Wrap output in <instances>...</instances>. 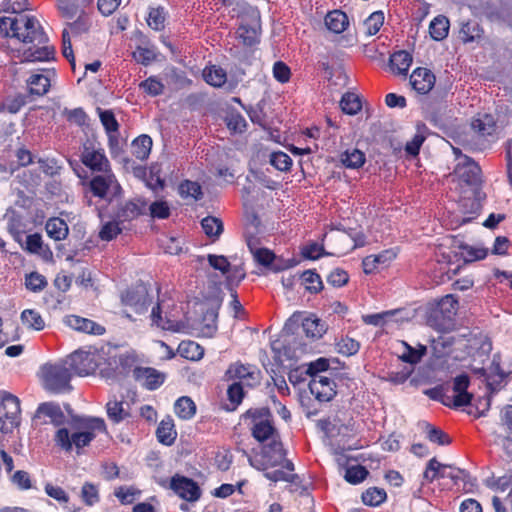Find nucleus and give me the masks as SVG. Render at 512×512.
<instances>
[{"mask_svg": "<svg viewBox=\"0 0 512 512\" xmlns=\"http://www.w3.org/2000/svg\"><path fill=\"white\" fill-rule=\"evenodd\" d=\"M0 35L24 45L21 62H48L54 59L55 48L35 16L13 12L0 17Z\"/></svg>", "mask_w": 512, "mask_h": 512, "instance_id": "obj_1", "label": "nucleus"}, {"mask_svg": "<svg viewBox=\"0 0 512 512\" xmlns=\"http://www.w3.org/2000/svg\"><path fill=\"white\" fill-rule=\"evenodd\" d=\"M73 417L75 428L81 430L69 434L68 429L60 428L56 432L55 441L63 450L69 452L75 446L78 450L89 445L95 438V431H105L106 425L102 418Z\"/></svg>", "mask_w": 512, "mask_h": 512, "instance_id": "obj_2", "label": "nucleus"}, {"mask_svg": "<svg viewBox=\"0 0 512 512\" xmlns=\"http://www.w3.org/2000/svg\"><path fill=\"white\" fill-rule=\"evenodd\" d=\"M40 373L45 390L55 394L72 390L70 381L73 375L65 359L44 364L41 366Z\"/></svg>", "mask_w": 512, "mask_h": 512, "instance_id": "obj_3", "label": "nucleus"}, {"mask_svg": "<svg viewBox=\"0 0 512 512\" xmlns=\"http://www.w3.org/2000/svg\"><path fill=\"white\" fill-rule=\"evenodd\" d=\"M458 311V300L451 294L441 298L433 307L427 318V323L433 329L447 332L454 328V318Z\"/></svg>", "mask_w": 512, "mask_h": 512, "instance_id": "obj_4", "label": "nucleus"}, {"mask_svg": "<svg viewBox=\"0 0 512 512\" xmlns=\"http://www.w3.org/2000/svg\"><path fill=\"white\" fill-rule=\"evenodd\" d=\"M244 416L251 419V434L258 442L279 441L277 439L279 435L273 425L272 414L268 408L250 409Z\"/></svg>", "mask_w": 512, "mask_h": 512, "instance_id": "obj_5", "label": "nucleus"}, {"mask_svg": "<svg viewBox=\"0 0 512 512\" xmlns=\"http://www.w3.org/2000/svg\"><path fill=\"white\" fill-rule=\"evenodd\" d=\"M89 187L94 196L109 202L122 193V188L111 169L94 176L89 182Z\"/></svg>", "mask_w": 512, "mask_h": 512, "instance_id": "obj_6", "label": "nucleus"}, {"mask_svg": "<svg viewBox=\"0 0 512 512\" xmlns=\"http://www.w3.org/2000/svg\"><path fill=\"white\" fill-rule=\"evenodd\" d=\"M20 401L7 392H4L0 400V431L4 434L11 433L19 424Z\"/></svg>", "mask_w": 512, "mask_h": 512, "instance_id": "obj_7", "label": "nucleus"}, {"mask_svg": "<svg viewBox=\"0 0 512 512\" xmlns=\"http://www.w3.org/2000/svg\"><path fill=\"white\" fill-rule=\"evenodd\" d=\"M64 359L72 375L87 376L93 374L98 368L95 352L77 350Z\"/></svg>", "mask_w": 512, "mask_h": 512, "instance_id": "obj_8", "label": "nucleus"}, {"mask_svg": "<svg viewBox=\"0 0 512 512\" xmlns=\"http://www.w3.org/2000/svg\"><path fill=\"white\" fill-rule=\"evenodd\" d=\"M81 161L86 167L95 172L101 173L111 169L103 149L96 147L92 141L83 144Z\"/></svg>", "mask_w": 512, "mask_h": 512, "instance_id": "obj_9", "label": "nucleus"}, {"mask_svg": "<svg viewBox=\"0 0 512 512\" xmlns=\"http://www.w3.org/2000/svg\"><path fill=\"white\" fill-rule=\"evenodd\" d=\"M121 300L124 305L132 307L136 313L145 312L152 301L148 289L143 283L126 290L122 294Z\"/></svg>", "mask_w": 512, "mask_h": 512, "instance_id": "obj_10", "label": "nucleus"}, {"mask_svg": "<svg viewBox=\"0 0 512 512\" xmlns=\"http://www.w3.org/2000/svg\"><path fill=\"white\" fill-rule=\"evenodd\" d=\"M229 379L235 380V383H241L246 387H254L260 382V371L251 365L235 363L227 370Z\"/></svg>", "mask_w": 512, "mask_h": 512, "instance_id": "obj_11", "label": "nucleus"}, {"mask_svg": "<svg viewBox=\"0 0 512 512\" xmlns=\"http://www.w3.org/2000/svg\"><path fill=\"white\" fill-rule=\"evenodd\" d=\"M170 488L179 497L187 501H196L201 494L200 488L195 481L178 474L172 477Z\"/></svg>", "mask_w": 512, "mask_h": 512, "instance_id": "obj_12", "label": "nucleus"}, {"mask_svg": "<svg viewBox=\"0 0 512 512\" xmlns=\"http://www.w3.org/2000/svg\"><path fill=\"white\" fill-rule=\"evenodd\" d=\"M335 382L325 375H317L309 383L312 395L320 402H328L336 395Z\"/></svg>", "mask_w": 512, "mask_h": 512, "instance_id": "obj_13", "label": "nucleus"}, {"mask_svg": "<svg viewBox=\"0 0 512 512\" xmlns=\"http://www.w3.org/2000/svg\"><path fill=\"white\" fill-rule=\"evenodd\" d=\"M56 77V71L54 69H44L39 73L32 74L27 79V86L29 93L36 96H44L48 93L51 82Z\"/></svg>", "mask_w": 512, "mask_h": 512, "instance_id": "obj_14", "label": "nucleus"}, {"mask_svg": "<svg viewBox=\"0 0 512 512\" xmlns=\"http://www.w3.org/2000/svg\"><path fill=\"white\" fill-rule=\"evenodd\" d=\"M133 376L143 387L148 390L159 388L165 381L166 375L155 368L136 367Z\"/></svg>", "mask_w": 512, "mask_h": 512, "instance_id": "obj_15", "label": "nucleus"}, {"mask_svg": "<svg viewBox=\"0 0 512 512\" xmlns=\"http://www.w3.org/2000/svg\"><path fill=\"white\" fill-rule=\"evenodd\" d=\"M148 203L141 198H134L119 205L115 218L120 222H129L146 211Z\"/></svg>", "mask_w": 512, "mask_h": 512, "instance_id": "obj_16", "label": "nucleus"}, {"mask_svg": "<svg viewBox=\"0 0 512 512\" xmlns=\"http://www.w3.org/2000/svg\"><path fill=\"white\" fill-rule=\"evenodd\" d=\"M469 384V376L466 374H461L454 378L453 391L455 396L452 397L454 408L467 406L471 403L473 395L467 391Z\"/></svg>", "mask_w": 512, "mask_h": 512, "instance_id": "obj_17", "label": "nucleus"}, {"mask_svg": "<svg viewBox=\"0 0 512 512\" xmlns=\"http://www.w3.org/2000/svg\"><path fill=\"white\" fill-rule=\"evenodd\" d=\"M64 323L79 332H84L93 335H102L105 332V328L96 322L83 318L77 315H68L64 318Z\"/></svg>", "mask_w": 512, "mask_h": 512, "instance_id": "obj_18", "label": "nucleus"}, {"mask_svg": "<svg viewBox=\"0 0 512 512\" xmlns=\"http://www.w3.org/2000/svg\"><path fill=\"white\" fill-rule=\"evenodd\" d=\"M410 83L420 94H427L435 84V75L426 68H417L410 76Z\"/></svg>", "mask_w": 512, "mask_h": 512, "instance_id": "obj_19", "label": "nucleus"}, {"mask_svg": "<svg viewBox=\"0 0 512 512\" xmlns=\"http://www.w3.org/2000/svg\"><path fill=\"white\" fill-rule=\"evenodd\" d=\"M264 456L267 458V462L271 466L281 465L289 471L294 470V464L285 458L286 452L280 441H273V443H270L268 449L264 450Z\"/></svg>", "mask_w": 512, "mask_h": 512, "instance_id": "obj_20", "label": "nucleus"}, {"mask_svg": "<svg viewBox=\"0 0 512 512\" xmlns=\"http://www.w3.org/2000/svg\"><path fill=\"white\" fill-rule=\"evenodd\" d=\"M106 413L110 421L117 424L132 416L130 404L126 401L111 399L106 404Z\"/></svg>", "mask_w": 512, "mask_h": 512, "instance_id": "obj_21", "label": "nucleus"}, {"mask_svg": "<svg viewBox=\"0 0 512 512\" xmlns=\"http://www.w3.org/2000/svg\"><path fill=\"white\" fill-rule=\"evenodd\" d=\"M259 24L258 17H254L250 22L242 19L237 34L245 46H253L259 41Z\"/></svg>", "mask_w": 512, "mask_h": 512, "instance_id": "obj_22", "label": "nucleus"}, {"mask_svg": "<svg viewBox=\"0 0 512 512\" xmlns=\"http://www.w3.org/2000/svg\"><path fill=\"white\" fill-rule=\"evenodd\" d=\"M395 253L391 250H385L376 255H369L362 261L363 271L365 274H372L378 268L385 267L395 258Z\"/></svg>", "mask_w": 512, "mask_h": 512, "instance_id": "obj_23", "label": "nucleus"}, {"mask_svg": "<svg viewBox=\"0 0 512 512\" xmlns=\"http://www.w3.org/2000/svg\"><path fill=\"white\" fill-rule=\"evenodd\" d=\"M484 36L483 27L474 20H468L461 24L459 38L463 43L480 42Z\"/></svg>", "mask_w": 512, "mask_h": 512, "instance_id": "obj_24", "label": "nucleus"}, {"mask_svg": "<svg viewBox=\"0 0 512 512\" xmlns=\"http://www.w3.org/2000/svg\"><path fill=\"white\" fill-rule=\"evenodd\" d=\"M457 173L469 185H477L481 181L480 166L468 157H465V164L457 170Z\"/></svg>", "mask_w": 512, "mask_h": 512, "instance_id": "obj_25", "label": "nucleus"}, {"mask_svg": "<svg viewBox=\"0 0 512 512\" xmlns=\"http://www.w3.org/2000/svg\"><path fill=\"white\" fill-rule=\"evenodd\" d=\"M38 415H44L48 417L51 423L55 426H60L65 423V415L61 410L59 404L54 402H45L38 406Z\"/></svg>", "mask_w": 512, "mask_h": 512, "instance_id": "obj_26", "label": "nucleus"}, {"mask_svg": "<svg viewBox=\"0 0 512 512\" xmlns=\"http://www.w3.org/2000/svg\"><path fill=\"white\" fill-rule=\"evenodd\" d=\"M411 64L412 56L407 51H397L390 57V68L393 73L406 75Z\"/></svg>", "mask_w": 512, "mask_h": 512, "instance_id": "obj_27", "label": "nucleus"}, {"mask_svg": "<svg viewBox=\"0 0 512 512\" xmlns=\"http://www.w3.org/2000/svg\"><path fill=\"white\" fill-rule=\"evenodd\" d=\"M4 219L7 221V230L17 240H20L22 233L24 232L25 225L23 217L17 213L14 209H8L4 215Z\"/></svg>", "mask_w": 512, "mask_h": 512, "instance_id": "obj_28", "label": "nucleus"}, {"mask_svg": "<svg viewBox=\"0 0 512 512\" xmlns=\"http://www.w3.org/2000/svg\"><path fill=\"white\" fill-rule=\"evenodd\" d=\"M46 232L49 237L55 241L64 240L68 233L69 228L67 223L61 218H50L45 225Z\"/></svg>", "mask_w": 512, "mask_h": 512, "instance_id": "obj_29", "label": "nucleus"}, {"mask_svg": "<svg viewBox=\"0 0 512 512\" xmlns=\"http://www.w3.org/2000/svg\"><path fill=\"white\" fill-rule=\"evenodd\" d=\"M97 112L99 114L100 121L109 136V142L112 145L114 142H117L114 133H118L119 130V124L115 115L111 110H102L101 108H97Z\"/></svg>", "mask_w": 512, "mask_h": 512, "instance_id": "obj_30", "label": "nucleus"}, {"mask_svg": "<svg viewBox=\"0 0 512 512\" xmlns=\"http://www.w3.org/2000/svg\"><path fill=\"white\" fill-rule=\"evenodd\" d=\"M327 28L334 33H342L348 26L347 15L339 10L329 12L325 18Z\"/></svg>", "mask_w": 512, "mask_h": 512, "instance_id": "obj_31", "label": "nucleus"}, {"mask_svg": "<svg viewBox=\"0 0 512 512\" xmlns=\"http://www.w3.org/2000/svg\"><path fill=\"white\" fill-rule=\"evenodd\" d=\"M302 329L307 337L319 339L327 330V326L319 318L307 317L302 322Z\"/></svg>", "mask_w": 512, "mask_h": 512, "instance_id": "obj_32", "label": "nucleus"}, {"mask_svg": "<svg viewBox=\"0 0 512 512\" xmlns=\"http://www.w3.org/2000/svg\"><path fill=\"white\" fill-rule=\"evenodd\" d=\"M152 139L148 135H140L131 144L132 154L139 160H146L151 152Z\"/></svg>", "mask_w": 512, "mask_h": 512, "instance_id": "obj_33", "label": "nucleus"}, {"mask_svg": "<svg viewBox=\"0 0 512 512\" xmlns=\"http://www.w3.org/2000/svg\"><path fill=\"white\" fill-rule=\"evenodd\" d=\"M152 324L163 330L177 331L179 325L175 319H171L167 315L162 317V309L160 303L152 308L151 312Z\"/></svg>", "mask_w": 512, "mask_h": 512, "instance_id": "obj_34", "label": "nucleus"}, {"mask_svg": "<svg viewBox=\"0 0 512 512\" xmlns=\"http://www.w3.org/2000/svg\"><path fill=\"white\" fill-rule=\"evenodd\" d=\"M156 435L158 441L164 445H171L176 439L177 432L174 429V424L172 419H164L160 422Z\"/></svg>", "mask_w": 512, "mask_h": 512, "instance_id": "obj_35", "label": "nucleus"}, {"mask_svg": "<svg viewBox=\"0 0 512 512\" xmlns=\"http://www.w3.org/2000/svg\"><path fill=\"white\" fill-rule=\"evenodd\" d=\"M449 27L450 24L448 18L443 15H438L430 23V35L434 40L441 41L447 37Z\"/></svg>", "mask_w": 512, "mask_h": 512, "instance_id": "obj_36", "label": "nucleus"}, {"mask_svg": "<svg viewBox=\"0 0 512 512\" xmlns=\"http://www.w3.org/2000/svg\"><path fill=\"white\" fill-rule=\"evenodd\" d=\"M203 78L209 85L221 87L227 81V74L223 68L212 65L203 70Z\"/></svg>", "mask_w": 512, "mask_h": 512, "instance_id": "obj_37", "label": "nucleus"}, {"mask_svg": "<svg viewBox=\"0 0 512 512\" xmlns=\"http://www.w3.org/2000/svg\"><path fill=\"white\" fill-rule=\"evenodd\" d=\"M201 226L206 236L211 238L213 241L217 240L224 230L222 220L214 216H207L203 218Z\"/></svg>", "mask_w": 512, "mask_h": 512, "instance_id": "obj_38", "label": "nucleus"}, {"mask_svg": "<svg viewBox=\"0 0 512 512\" xmlns=\"http://www.w3.org/2000/svg\"><path fill=\"white\" fill-rule=\"evenodd\" d=\"M21 322L28 329L41 331L45 327V321L41 314L35 309H25L21 313Z\"/></svg>", "mask_w": 512, "mask_h": 512, "instance_id": "obj_39", "label": "nucleus"}, {"mask_svg": "<svg viewBox=\"0 0 512 512\" xmlns=\"http://www.w3.org/2000/svg\"><path fill=\"white\" fill-rule=\"evenodd\" d=\"M483 14L490 21H505L508 17V8L504 4L487 2L483 7Z\"/></svg>", "mask_w": 512, "mask_h": 512, "instance_id": "obj_40", "label": "nucleus"}, {"mask_svg": "<svg viewBox=\"0 0 512 512\" xmlns=\"http://www.w3.org/2000/svg\"><path fill=\"white\" fill-rule=\"evenodd\" d=\"M175 413L181 419H190L196 413V405L190 397L182 396L175 403Z\"/></svg>", "mask_w": 512, "mask_h": 512, "instance_id": "obj_41", "label": "nucleus"}, {"mask_svg": "<svg viewBox=\"0 0 512 512\" xmlns=\"http://www.w3.org/2000/svg\"><path fill=\"white\" fill-rule=\"evenodd\" d=\"M179 354L190 360H199L203 357L202 347L194 341H183L178 347Z\"/></svg>", "mask_w": 512, "mask_h": 512, "instance_id": "obj_42", "label": "nucleus"}, {"mask_svg": "<svg viewBox=\"0 0 512 512\" xmlns=\"http://www.w3.org/2000/svg\"><path fill=\"white\" fill-rule=\"evenodd\" d=\"M225 124L232 133H243L247 128V121L238 111H231L225 116Z\"/></svg>", "mask_w": 512, "mask_h": 512, "instance_id": "obj_43", "label": "nucleus"}, {"mask_svg": "<svg viewBox=\"0 0 512 512\" xmlns=\"http://www.w3.org/2000/svg\"><path fill=\"white\" fill-rule=\"evenodd\" d=\"M133 58L137 63L148 66L157 58L156 48L154 46H137L133 52Z\"/></svg>", "mask_w": 512, "mask_h": 512, "instance_id": "obj_44", "label": "nucleus"}, {"mask_svg": "<svg viewBox=\"0 0 512 512\" xmlns=\"http://www.w3.org/2000/svg\"><path fill=\"white\" fill-rule=\"evenodd\" d=\"M340 107L345 114L355 115L361 110L362 104L356 94L346 93L341 98Z\"/></svg>", "mask_w": 512, "mask_h": 512, "instance_id": "obj_45", "label": "nucleus"}, {"mask_svg": "<svg viewBox=\"0 0 512 512\" xmlns=\"http://www.w3.org/2000/svg\"><path fill=\"white\" fill-rule=\"evenodd\" d=\"M341 162L346 168L357 169L365 163V154L358 150H347L341 155Z\"/></svg>", "mask_w": 512, "mask_h": 512, "instance_id": "obj_46", "label": "nucleus"}, {"mask_svg": "<svg viewBox=\"0 0 512 512\" xmlns=\"http://www.w3.org/2000/svg\"><path fill=\"white\" fill-rule=\"evenodd\" d=\"M387 498L386 491L382 488L378 487H371L368 488L363 494H362V500L364 504L376 507L383 503Z\"/></svg>", "mask_w": 512, "mask_h": 512, "instance_id": "obj_47", "label": "nucleus"}, {"mask_svg": "<svg viewBox=\"0 0 512 512\" xmlns=\"http://www.w3.org/2000/svg\"><path fill=\"white\" fill-rule=\"evenodd\" d=\"M384 19L382 11L373 12L363 23L365 34L368 36L377 34L384 24Z\"/></svg>", "mask_w": 512, "mask_h": 512, "instance_id": "obj_48", "label": "nucleus"}, {"mask_svg": "<svg viewBox=\"0 0 512 512\" xmlns=\"http://www.w3.org/2000/svg\"><path fill=\"white\" fill-rule=\"evenodd\" d=\"M472 128L483 136L491 135L495 130L494 118L489 114H484L472 121Z\"/></svg>", "mask_w": 512, "mask_h": 512, "instance_id": "obj_49", "label": "nucleus"}, {"mask_svg": "<svg viewBox=\"0 0 512 512\" xmlns=\"http://www.w3.org/2000/svg\"><path fill=\"white\" fill-rule=\"evenodd\" d=\"M301 279L305 289L310 293H318L323 288L321 277L311 270L304 271Z\"/></svg>", "mask_w": 512, "mask_h": 512, "instance_id": "obj_50", "label": "nucleus"}, {"mask_svg": "<svg viewBox=\"0 0 512 512\" xmlns=\"http://www.w3.org/2000/svg\"><path fill=\"white\" fill-rule=\"evenodd\" d=\"M166 13L164 8H151L147 17V24L150 28L161 31L165 27Z\"/></svg>", "mask_w": 512, "mask_h": 512, "instance_id": "obj_51", "label": "nucleus"}, {"mask_svg": "<svg viewBox=\"0 0 512 512\" xmlns=\"http://www.w3.org/2000/svg\"><path fill=\"white\" fill-rule=\"evenodd\" d=\"M179 193L184 198L191 197L196 201L203 196L200 184L190 180H185L179 185Z\"/></svg>", "mask_w": 512, "mask_h": 512, "instance_id": "obj_52", "label": "nucleus"}, {"mask_svg": "<svg viewBox=\"0 0 512 512\" xmlns=\"http://www.w3.org/2000/svg\"><path fill=\"white\" fill-rule=\"evenodd\" d=\"M448 388L445 385H438L425 391V394L436 401H440L443 405L453 407L452 396L447 394Z\"/></svg>", "mask_w": 512, "mask_h": 512, "instance_id": "obj_53", "label": "nucleus"}, {"mask_svg": "<svg viewBox=\"0 0 512 512\" xmlns=\"http://www.w3.org/2000/svg\"><path fill=\"white\" fill-rule=\"evenodd\" d=\"M114 494L122 504H132L139 498L141 491L134 486H121L115 489Z\"/></svg>", "mask_w": 512, "mask_h": 512, "instance_id": "obj_54", "label": "nucleus"}, {"mask_svg": "<svg viewBox=\"0 0 512 512\" xmlns=\"http://www.w3.org/2000/svg\"><path fill=\"white\" fill-rule=\"evenodd\" d=\"M140 89L150 96H158L164 92V84L155 76H150L139 84Z\"/></svg>", "mask_w": 512, "mask_h": 512, "instance_id": "obj_55", "label": "nucleus"}, {"mask_svg": "<svg viewBox=\"0 0 512 512\" xmlns=\"http://www.w3.org/2000/svg\"><path fill=\"white\" fill-rule=\"evenodd\" d=\"M80 0H57V6L61 15L67 19H73L79 11Z\"/></svg>", "mask_w": 512, "mask_h": 512, "instance_id": "obj_56", "label": "nucleus"}, {"mask_svg": "<svg viewBox=\"0 0 512 512\" xmlns=\"http://www.w3.org/2000/svg\"><path fill=\"white\" fill-rule=\"evenodd\" d=\"M368 473L365 467L355 465L346 469L344 478L351 484H359L367 477Z\"/></svg>", "mask_w": 512, "mask_h": 512, "instance_id": "obj_57", "label": "nucleus"}, {"mask_svg": "<svg viewBox=\"0 0 512 512\" xmlns=\"http://www.w3.org/2000/svg\"><path fill=\"white\" fill-rule=\"evenodd\" d=\"M269 162L279 171H288L292 165L290 156L282 151L271 153Z\"/></svg>", "mask_w": 512, "mask_h": 512, "instance_id": "obj_58", "label": "nucleus"}, {"mask_svg": "<svg viewBox=\"0 0 512 512\" xmlns=\"http://www.w3.org/2000/svg\"><path fill=\"white\" fill-rule=\"evenodd\" d=\"M337 351L345 356H351L358 352L360 344L358 341L350 337L341 338L337 344Z\"/></svg>", "mask_w": 512, "mask_h": 512, "instance_id": "obj_59", "label": "nucleus"}, {"mask_svg": "<svg viewBox=\"0 0 512 512\" xmlns=\"http://www.w3.org/2000/svg\"><path fill=\"white\" fill-rule=\"evenodd\" d=\"M47 284L46 278L37 272L28 274L25 279L26 288L32 292L42 291Z\"/></svg>", "mask_w": 512, "mask_h": 512, "instance_id": "obj_60", "label": "nucleus"}, {"mask_svg": "<svg viewBox=\"0 0 512 512\" xmlns=\"http://www.w3.org/2000/svg\"><path fill=\"white\" fill-rule=\"evenodd\" d=\"M427 438L438 445H447L451 442L449 436L439 428H436L430 424H425Z\"/></svg>", "mask_w": 512, "mask_h": 512, "instance_id": "obj_61", "label": "nucleus"}, {"mask_svg": "<svg viewBox=\"0 0 512 512\" xmlns=\"http://www.w3.org/2000/svg\"><path fill=\"white\" fill-rule=\"evenodd\" d=\"M119 223L121 222L117 219L107 222L100 230L99 237L104 241H111L114 239L122 232V228L119 226Z\"/></svg>", "mask_w": 512, "mask_h": 512, "instance_id": "obj_62", "label": "nucleus"}, {"mask_svg": "<svg viewBox=\"0 0 512 512\" xmlns=\"http://www.w3.org/2000/svg\"><path fill=\"white\" fill-rule=\"evenodd\" d=\"M207 260L213 269L219 270L223 275H226L230 270V263L223 255L209 254Z\"/></svg>", "mask_w": 512, "mask_h": 512, "instance_id": "obj_63", "label": "nucleus"}, {"mask_svg": "<svg viewBox=\"0 0 512 512\" xmlns=\"http://www.w3.org/2000/svg\"><path fill=\"white\" fill-rule=\"evenodd\" d=\"M90 25L91 23L89 17L86 14L81 13L74 22L69 24V29L71 33L79 35L87 32L90 28Z\"/></svg>", "mask_w": 512, "mask_h": 512, "instance_id": "obj_64", "label": "nucleus"}]
</instances>
